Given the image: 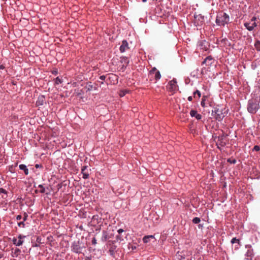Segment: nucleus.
Returning a JSON list of instances; mask_svg holds the SVG:
<instances>
[{
  "label": "nucleus",
  "instance_id": "1",
  "mask_svg": "<svg viewBox=\"0 0 260 260\" xmlns=\"http://www.w3.org/2000/svg\"><path fill=\"white\" fill-rule=\"evenodd\" d=\"M229 21V16L224 12L219 13L216 18V23L219 26H224Z\"/></svg>",
  "mask_w": 260,
  "mask_h": 260
},
{
  "label": "nucleus",
  "instance_id": "2",
  "mask_svg": "<svg viewBox=\"0 0 260 260\" xmlns=\"http://www.w3.org/2000/svg\"><path fill=\"white\" fill-rule=\"evenodd\" d=\"M228 110L225 108L219 106L214 108V110L212 111V113H214L213 116L218 121L221 120L226 116Z\"/></svg>",
  "mask_w": 260,
  "mask_h": 260
},
{
  "label": "nucleus",
  "instance_id": "3",
  "mask_svg": "<svg viewBox=\"0 0 260 260\" xmlns=\"http://www.w3.org/2000/svg\"><path fill=\"white\" fill-rule=\"evenodd\" d=\"M259 108V102L255 99L249 101L247 110L250 113H255Z\"/></svg>",
  "mask_w": 260,
  "mask_h": 260
},
{
  "label": "nucleus",
  "instance_id": "4",
  "mask_svg": "<svg viewBox=\"0 0 260 260\" xmlns=\"http://www.w3.org/2000/svg\"><path fill=\"white\" fill-rule=\"evenodd\" d=\"M72 250L76 253H80L83 248H85V246L80 241L75 242L72 245Z\"/></svg>",
  "mask_w": 260,
  "mask_h": 260
},
{
  "label": "nucleus",
  "instance_id": "5",
  "mask_svg": "<svg viewBox=\"0 0 260 260\" xmlns=\"http://www.w3.org/2000/svg\"><path fill=\"white\" fill-rule=\"evenodd\" d=\"M167 89L171 92L174 93L178 89L176 79H173L170 81L167 86Z\"/></svg>",
  "mask_w": 260,
  "mask_h": 260
},
{
  "label": "nucleus",
  "instance_id": "6",
  "mask_svg": "<svg viewBox=\"0 0 260 260\" xmlns=\"http://www.w3.org/2000/svg\"><path fill=\"white\" fill-rule=\"evenodd\" d=\"M24 238H25V236H23L22 235H19L18 236V239L14 237L12 239L13 243L17 246H19L23 243L24 241L22 239Z\"/></svg>",
  "mask_w": 260,
  "mask_h": 260
},
{
  "label": "nucleus",
  "instance_id": "7",
  "mask_svg": "<svg viewBox=\"0 0 260 260\" xmlns=\"http://www.w3.org/2000/svg\"><path fill=\"white\" fill-rule=\"evenodd\" d=\"M255 18H252L251 19L252 21H253V23L250 25V23L246 22L244 24L245 27L249 31H251L253 29V28L256 26V23L254 22Z\"/></svg>",
  "mask_w": 260,
  "mask_h": 260
},
{
  "label": "nucleus",
  "instance_id": "8",
  "mask_svg": "<svg viewBox=\"0 0 260 260\" xmlns=\"http://www.w3.org/2000/svg\"><path fill=\"white\" fill-rule=\"evenodd\" d=\"M81 173L83 175V178L86 179L89 177V173L88 170V166H84L82 167Z\"/></svg>",
  "mask_w": 260,
  "mask_h": 260
},
{
  "label": "nucleus",
  "instance_id": "9",
  "mask_svg": "<svg viewBox=\"0 0 260 260\" xmlns=\"http://www.w3.org/2000/svg\"><path fill=\"white\" fill-rule=\"evenodd\" d=\"M150 74H154L155 80H158L160 79L161 75L158 70L155 68H153L150 71Z\"/></svg>",
  "mask_w": 260,
  "mask_h": 260
},
{
  "label": "nucleus",
  "instance_id": "10",
  "mask_svg": "<svg viewBox=\"0 0 260 260\" xmlns=\"http://www.w3.org/2000/svg\"><path fill=\"white\" fill-rule=\"evenodd\" d=\"M129 48L128 47V44L126 40H123L122 41V44L120 47V51L121 52H124L126 50H128Z\"/></svg>",
  "mask_w": 260,
  "mask_h": 260
},
{
  "label": "nucleus",
  "instance_id": "11",
  "mask_svg": "<svg viewBox=\"0 0 260 260\" xmlns=\"http://www.w3.org/2000/svg\"><path fill=\"white\" fill-rule=\"evenodd\" d=\"M227 136H228V135H226V136L223 135V136H221L218 137L219 141H220V142H218L217 143L218 148H219V147L218 146V145H220L221 146H223L224 145H225V144L226 143V142H227V140H226Z\"/></svg>",
  "mask_w": 260,
  "mask_h": 260
},
{
  "label": "nucleus",
  "instance_id": "12",
  "mask_svg": "<svg viewBox=\"0 0 260 260\" xmlns=\"http://www.w3.org/2000/svg\"><path fill=\"white\" fill-rule=\"evenodd\" d=\"M253 249L250 247L247 251L245 256L247 260H252L253 256Z\"/></svg>",
  "mask_w": 260,
  "mask_h": 260
},
{
  "label": "nucleus",
  "instance_id": "13",
  "mask_svg": "<svg viewBox=\"0 0 260 260\" xmlns=\"http://www.w3.org/2000/svg\"><path fill=\"white\" fill-rule=\"evenodd\" d=\"M214 62V60L211 56L207 57L203 62V64H206L207 66H211Z\"/></svg>",
  "mask_w": 260,
  "mask_h": 260
},
{
  "label": "nucleus",
  "instance_id": "14",
  "mask_svg": "<svg viewBox=\"0 0 260 260\" xmlns=\"http://www.w3.org/2000/svg\"><path fill=\"white\" fill-rule=\"evenodd\" d=\"M45 103V98L44 95L39 96L38 100L36 102V105L37 106H42Z\"/></svg>",
  "mask_w": 260,
  "mask_h": 260
},
{
  "label": "nucleus",
  "instance_id": "15",
  "mask_svg": "<svg viewBox=\"0 0 260 260\" xmlns=\"http://www.w3.org/2000/svg\"><path fill=\"white\" fill-rule=\"evenodd\" d=\"M190 116L193 117H195L197 120H200L202 118V115L198 113L196 110H191L190 112Z\"/></svg>",
  "mask_w": 260,
  "mask_h": 260
},
{
  "label": "nucleus",
  "instance_id": "16",
  "mask_svg": "<svg viewBox=\"0 0 260 260\" xmlns=\"http://www.w3.org/2000/svg\"><path fill=\"white\" fill-rule=\"evenodd\" d=\"M200 47L201 49H202L204 51H207L208 49L209 45L208 42H207L205 40H204L200 42Z\"/></svg>",
  "mask_w": 260,
  "mask_h": 260
},
{
  "label": "nucleus",
  "instance_id": "17",
  "mask_svg": "<svg viewBox=\"0 0 260 260\" xmlns=\"http://www.w3.org/2000/svg\"><path fill=\"white\" fill-rule=\"evenodd\" d=\"M120 62L122 64V68H125L126 66L129 63V59L127 57L122 56L120 57Z\"/></svg>",
  "mask_w": 260,
  "mask_h": 260
},
{
  "label": "nucleus",
  "instance_id": "18",
  "mask_svg": "<svg viewBox=\"0 0 260 260\" xmlns=\"http://www.w3.org/2000/svg\"><path fill=\"white\" fill-rule=\"evenodd\" d=\"M194 19L196 21L200 22H197L198 25L201 24L204 21V17L200 14L194 15Z\"/></svg>",
  "mask_w": 260,
  "mask_h": 260
},
{
  "label": "nucleus",
  "instance_id": "19",
  "mask_svg": "<svg viewBox=\"0 0 260 260\" xmlns=\"http://www.w3.org/2000/svg\"><path fill=\"white\" fill-rule=\"evenodd\" d=\"M109 234L107 231H103L102 232V237L101 240L103 242L106 241L109 239Z\"/></svg>",
  "mask_w": 260,
  "mask_h": 260
},
{
  "label": "nucleus",
  "instance_id": "20",
  "mask_svg": "<svg viewBox=\"0 0 260 260\" xmlns=\"http://www.w3.org/2000/svg\"><path fill=\"white\" fill-rule=\"evenodd\" d=\"M7 71L3 65H0V77H3L6 74Z\"/></svg>",
  "mask_w": 260,
  "mask_h": 260
},
{
  "label": "nucleus",
  "instance_id": "21",
  "mask_svg": "<svg viewBox=\"0 0 260 260\" xmlns=\"http://www.w3.org/2000/svg\"><path fill=\"white\" fill-rule=\"evenodd\" d=\"M19 168L20 170L24 171L25 175L28 174V170L25 165H23V164L20 165L19 166Z\"/></svg>",
  "mask_w": 260,
  "mask_h": 260
},
{
  "label": "nucleus",
  "instance_id": "22",
  "mask_svg": "<svg viewBox=\"0 0 260 260\" xmlns=\"http://www.w3.org/2000/svg\"><path fill=\"white\" fill-rule=\"evenodd\" d=\"M207 99V96L204 95L202 99V101L201 103V105L203 107H205L206 106V100Z\"/></svg>",
  "mask_w": 260,
  "mask_h": 260
},
{
  "label": "nucleus",
  "instance_id": "23",
  "mask_svg": "<svg viewBox=\"0 0 260 260\" xmlns=\"http://www.w3.org/2000/svg\"><path fill=\"white\" fill-rule=\"evenodd\" d=\"M231 243L232 244L237 243L238 246L240 245V240L236 238H233L231 240Z\"/></svg>",
  "mask_w": 260,
  "mask_h": 260
},
{
  "label": "nucleus",
  "instance_id": "24",
  "mask_svg": "<svg viewBox=\"0 0 260 260\" xmlns=\"http://www.w3.org/2000/svg\"><path fill=\"white\" fill-rule=\"evenodd\" d=\"M254 46L257 50L260 51V41H256L254 44Z\"/></svg>",
  "mask_w": 260,
  "mask_h": 260
},
{
  "label": "nucleus",
  "instance_id": "25",
  "mask_svg": "<svg viewBox=\"0 0 260 260\" xmlns=\"http://www.w3.org/2000/svg\"><path fill=\"white\" fill-rule=\"evenodd\" d=\"M200 221V218L199 217H195L192 219L193 223L195 224L199 223Z\"/></svg>",
  "mask_w": 260,
  "mask_h": 260
},
{
  "label": "nucleus",
  "instance_id": "26",
  "mask_svg": "<svg viewBox=\"0 0 260 260\" xmlns=\"http://www.w3.org/2000/svg\"><path fill=\"white\" fill-rule=\"evenodd\" d=\"M150 239H149V237L147 236H144L143 238V241L145 243H148L150 241Z\"/></svg>",
  "mask_w": 260,
  "mask_h": 260
},
{
  "label": "nucleus",
  "instance_id": "27",
  "mask_svg": "<svg viewBox=\"0 0 260 260\" xmlns=\"http://www.w3.org/2000/svg\"><path fill=\"white\" fill-rule=\"evenodd\" d=\"M61 82H62L61 80L58 77L56 78V79L55 80V84L58 85V84H60Z\"/></svg>",
  "mask_w": 260,
  "mask_h": 260
},
{
  "label": "nucleus",
  "instance_id": "28",
  "mask_svg": "<svg viewBox=\"0 0 260 260\" xmlns=\"http://www.w3.org/2000/svg\"><path fill=\"white\" fill-rule=\"evenodd\" d=\"M38 187L41 188L40 191L41 193H44L45 192V188L44 187L43 185L40 184L39 185Z\"/></svg>",
  "mask_w": 260,
  "mask_h": 260
},
{
  "label": "nucleus",
  "instance_id": "29",
  "mask_svg": "<svg viewBox=\"0 0 260 260\" xmlns=\"http://www.w3.org/2000/svg\"><path fill=\"white\" fill-rule=\"evenodd\" d=\"M127 92V90H121L120 91V93H119V95L120 96H124L126 93Z\"/></svg>",
  "mask_w": 260,
  "mask_h": 260
},
{
  "label": "nucleus",
  "instance_id": "30",
  "mask_svg": "<svg viewBox=\"0 0 260 260\" xmlns=\"http://www.w3.org/2000/svg\"><path fill=\"white\" fill-rule=\"evenodd\" d=\"M228 162H230V164H235L236 162V160L235 159H232V158H229L228 159Z\"/></svg>",
  "mask_w": 260,
  "mask_h": 260
},
{
  "label": "nucleus",
  "instance_id": "31",
  "mask_svg": "<svg viewBox=\"0 0 260 260\" xmlns=\"http://www.w3.org/2000/svg\"><path fill=\"white\" fill-rule=\"evenodd\" d=\"M198 94L199 97H200L201 96V93L200 91L197 90L196 91L193 92L194 97L196 96V95Z\"/></svg>",
  "mask_w": 260,
  "mask_h": 260
},
{
  "label": "nucleus",
  "instance_id": "32",
  "mask_svg": "<svg viewBox=\"0 0 260 260\" xmlns=\"http://www.w3.org/2000/svg\"><path fill=\"white\" fill-rule=\"evenodd\" d=\"M18 225L19 227L24 228L25 227L24 221H22L21 222H18Z\"/></svg>",
  "mask_w": 260,
  "mask_h": 260
},
{
  "label": "nucleus",
  "instance_id": "33",
  "mask_svg": "<svg viewBox=\"0 0 260 260\" xmlns=\"http://www.w3.org/2000/svg\"><path fill=\"white\" fill-rule=\"evenodd\" d=\"M253 150H254L255 151H258L260 150V147L258 145H255L254 146V147H253Z\"/></svg>",
  "mask_w": 260,
  "mask_h": 260
},
{
  "label": "nucleus",
  "instance_id": "34",
  "mask_svg": "<svg viewBox=\"0 0 260 260\" xmlns=\"http://www.w3.org/2000/svg\"><path fill=\"white\" fill-rule=\"evenodd\" d=\"M0 193H3L6 194L7 191L3 188H0Z\"/></svg>",
  "mask_w": 260,
  "mask_h": 260
},
{
  "label": "nucleus",
  "instance_id": "35",
  "mask_svg": "<svg viewBox=\"0 0 260 260\" xmlns=\"http://www.w3.org/2000/svg\"><path fill=\"white\" fill-rule=\"evenodd\" d=\"M27 217H28L27 214L26 213H24V217H23V221H26V219H27Z\"/></svg>",
  "mask_w": 260,
  "mask_h": 260
},
{
  "label": "nucleus",
  "instance_id": "36",
  "mask_svg": "<svg viewBox=\"0 0 260 260\" xmlns=\"http://www.w3.org/2000/svg\"><path fill=\"white\" fill-rule=\"evenodd\" d=\"M96 243V239H95V238H93L92 239V244L93 245H95Z\"/></svg>",
  "mask_w": 260,
  "mask_h": 260
},
{
  "label": "nucleus",
  "instance_id": "37",
  "mask_svg": "<svg viewBox=\"0 0 260 260\" xmlns=\"http://www.w3.org/2000/svg\"><path fill=\"white\" fill-rule=\"evenodd\" d=\"M105 78H106V76L104 75H102L100 77V79H101V80H103V81L105 80Z\"/></svg>",
  "mask_w": 260,
  "mask_h": 260
},
{
  "label": "nucleus",
  "instance_id": "38",
  "mask_svg": "<svg viewBox=\"0 0 260 260\" xmlns=\"http://www.w3.org/2000/svg\"><path fill=\"white\" fill-rule=\"evenodd\" d=\"M22 218V217L20 215H18L16 216L17 220H20Z\"/></svg>",
  "mask_w": 260,
  "mask_h": 260
},
{
  "label": "nucleus",
  "instance_id": "39",
  "mask_svg": "<svg viewBox=\"0 0 260 260\" xmlns=\"http://www.w3.org/2000/svg\"><path fill=\"white\" fill-rule=\"evenodd\" d=\"M41 238L39 237H38L37 238L36 241L37 242H38V243H41Z\"/></svg>",
  "mask_w": 260,
  "mask_h": 260
},
{
  "label": "nucleus",
  "instance_id": "40",
  "mask_svg": "<svg viewBox=\"0 0 260 260\" xmlns=\"http://www.w3.org/2000/svg\"><path fill=\"white\" fill-rule=\"evenodd\" d=\"M130 248H131L133 250H134V249H136V246H133V245H131V247H130V246H128V248L129 249Z\"/></svg>",
  "mask_w": 260,
  "mask_h": 260
},
{
  "label": "nucleus",
  "instance_id": "41",
  "mask_svg": "<svg viewBox=\"0 0 260 260\" xmlns=\"http://www.w3.org/2000/svg\"><path fill=\"white\" fill-rule=\"evenodd\" d=\"M117 232H118V233L119 234H121V233H122V232H124V231H123V230H122V229H119V230H118V231H117Z\"/></svg>",
  "mask_w": 260,
  "mask_h": 260
},
{
  "label": "nucleus",
  "instance_id": "42",
  "mask_svg": "<svg viewBox=\"0 0 260 260\" xmlns=\"http://www.w3.org/2000/svg\"><path fill=\"white\" fill-rule=\"evenodd\" d=\"M35 167H36V168H41V167H42V165H39V164H36V165H35Z\"/></svg>",
  "mask_w": 260,
  "mask_h": 260
},
{
  "label": "nucleus",
  "instance_id": "43",
  "mask_svg": "<svg viewBox=\"0 0 260 260\" xmlns=\"http://www.w3.org/2000/svg\"><path fill=\"white\" fill-rule=\"evenodd\" d=\"M147 237H149V239H154V237L153 235H148V236H147Z\"/></svg>",
  "mask_w": 260,
  "mask_h": 260
},
{
  "label": "nucleus",
  "instance_id": "44",
  "mask_svg": "<svg viewBox=\"0 0 260 260\" xmlns=\"http://www.w3.org/2000/svg\"><path fill=\"white\" fill-rule=\"evenodd\" d=\"M187 99L189 101H191L192 100V97L191 96H189L188 97Z\"/></svg>",
  "mask_w": 260,
  "mask_h": 260
},
{
  "label": "nucleus",
  "instance_id": "45",
  "mask_svg": "<svg viewBox=\"0 0 260 260\" xmlns=\"http://www.w3.org/2000/svg\"><path fill=\"white\" fill-rule=\"evenodd\" d=\"M116 238H117V240H122V238L120 236H117L116 237Z\"/></svg>",
  "mask_w": 260,
  "mask_h": 260
},
{
  "label": "nucleus",
  "instance_id": "46",
  "mask_svg": "<svg viewBox=\"0 0 260 260\" xmlns=\"http://www.w3.org/2000/svg\"><path fill=\"white\" fill-rule=\"evenodd\" d=\"M15 250L16 252L20 251V250L19 249H16Z\"/></svg>",
  "mask_w": 260,
  "mask_h": 260
},
{
  "label": "nucleus",
  "instance_id": "47",
  "mask_svg": "<svg viewBox=\"0 0 260 260\" xmlns=\"http://www.w3.org/2000/svg\"><path fill=\"white\" fill-rule=\"evenodd\" d=\"M143 2H146L147 0H142Z\"/></svg>",
  "mask_w": 260,
  "mask_h": 260
}]
</instances>
